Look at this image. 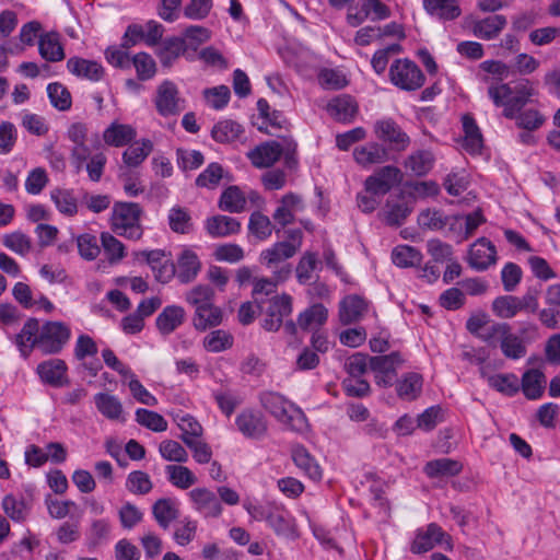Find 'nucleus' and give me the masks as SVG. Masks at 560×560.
I'll use <instances>...</instances> for the list:
<instances>
[{
	"instance_id": "nucleus-18",
	"label": "nucleus",
	"mask_w": 560,
	"mask_h": 560,
	"mask_svg": "<svg viewBox=\"0 0 560 560\" xmlns=\"http://www.w3.org/2000/svg\"><path fill=\"white\" fill-rule=\"evenodd\" d=\"M479 80L487 85L488 92L490 86H500L503 80L510 75V67L499 60H486L479 65Z\"/></svg>"
},
{
	"instance_id": "nucleus-26",
	"label": "nucleus",
	"mask_w": 560,
	"mask_h": 560,
	"mask_svg": "<svg viewBox=\"0 0 560 560\" xmlns=\"http://www.w3.org/2000/svg\"><path fill=\"white\" fill-rule=\"evenodd\" d=\"M205 228L211 237H226L238 233L241 223L235 218L218 214L208 218Z\"/></svg>"
},
{
	"instance_id": "nucleus-44",
	"label": "nucleus",
	"mask_w": 560,
	"mask_h": 560,
	"mask_svg": "<svg viewBox=\"0 0 560 560\" xmlns=\"http://www.w3.org/2000/svg\"><path fill=\"white\" fill-rule=\"evenodd\" d=\"M94 402L97 410L107 419H120L122 415V405L116 396L98 393L94 396Z\"/></svg>"
},
{
	"instance_id": "nucleus-59",
	"label": "nucleus",
	"mask_w": 560,
	"mask_h": 560,
	"mask_svg": "<svg viewBox=\"0 0 560 560\" xmlns=\"http://www.w3.org/2000/svg\"><path fill=\"white\" fill-rule=\"evenodd\" d=\"M48 97L51 105L59 110H68L71 108L72 98L71 94L66 86L61 83L54 82L47 86Z\"/></svg>"
},
{
	"instance_id": "nucleus-22",
	"label": "nucleus",
	"mask_w": 560,
	"mask_h": 560,
	"mask_svg": "<svg viewBox=\"0 0 560 560\" xmlns=\"http://www.w3.org/2000/svg\"><path fill=\"white\" fill-rule=\"evenodd\" d=\"M15 343L24 358H27L36 347L39 349V324L35 318H30L15 336Z\"/></svg>"
},
{
	"instance_id": "nucleus-39",
	"label": "nucleus",
	"mask_w": 560,
	"mask_h": 560,
	"mask_svg": "<svg viewBox=\"0 0 560 560\" xmlns=\"http://www.w3.org/2000/svg\"><path fill=\"white\" fill-rule=\"evenodd\" d=\"M546 385L545 375L532 369L526 371L522 377V390L528 399H537L541 396Z\"/></svg>"
},
{
	"instance_id": "nucleus-5",
	"label": "nucleus",
	"mask_w": 560,
	"mask_h": 560,
	"mask_svg": "<svg viewBox=\"0 0 560 560\" xmlns=\"http://www.w3.org/2000/svg\"><path fill=\"white\" fill-rule=\"evenodd\" d=\"M294 255L293 247L287 243L277 242L260 253L259 262L272 272L276 280L285 281L292 272V266L288 259Z\"/></svg>"
},
{
	"instance_id": "nucleus-28",
	"label": "nucleus",
	"mask_w": 560,
	"mask_h": 560,
	"mask_svg": "<svg viewBox=\"0 0 560 560\" xmlns=\"http://www.w3.org/2000/svg\"><path fill=\"white\" fill-rule=\"evenodd\" d=\"M67 68L72 74L92 81H100L104 74V69L98 62L79 57L70 58Z\"/></svg>"
},
{
	"instance_id": "nucleus-63",
	"label": "nucleus",
	"mask_w": 560,
	"mask_h": 560,
	"mask_svg": "<svg viewBox=\"0 0 560 560\" xmlns=\"http://www.w3.org/2000/svg\"><path fill=\"white\" fill-rule=\"evenodd\" d=\"M248 229L250 233L259 241L268 238L272 233V224L270 219L258 211L250 214Z\"/></svg>"
},
{
	"instance_id": "nucleus-40",
	"label": "nucleus",
	"mask_w": 560,
	"mask_h": 560,
	"mask_svg": "<svg viewBox=\"0 0 560 560\" xmlns=\"http://www.w3.org/2000/svg\"><path fill=\"white\" fill-rule=\"evenodd\" d=\"M38 48L40 56L47 61L56 62L65 58L63 48L56 33H47L40 36Z\"/></svg>"
},
{
	"instance_id": "nucleus-31",
	"label": "nucleus",
	"mask_w": 560,
	"mask_h": 560,
	"mask_svg": "<svg viewBox=\"0 0 560 560\" xmlns=\"http://www.w3.org/2000/svg\"><path fill=\"white\" fill-rule=\"evenodd\" d=\"M423 470L430 478L453 477L463 470V465L458 460L443 457L428 462Z\"/></svg>"
},
{
	"instance_id": "nucleus-48",
	"label": "nucleus",
	"mask_w": 560,
	"mask_h": 560,
	"mask_svg": "<svg viewBox=\"0 0 560 560\" xmlns=\"http://www.w3.org/2000/svg\"><path fill=\"white\" fill-rule=\"evenodd\" d=\"M153 149L150 140H142L129 145L122 153L124 163L130 167L139 166L151 153Z\"/></svg>"
},
{
	"instance_id": "nucleus-62",
	"label": "nucleus",
	"mask_w": 560,
	"mask_h": 560,
	"mask_svg": "<svg viewBox=\"0 0 560 560\" xmlns=\"http://www.w3.org/2000/svg\"><path fill=\"white\" fill-rule=\"evenodd\" d=\"M51 200L56 205L57 209L66 215L72 217L78 212L77 199L70 190H52Z\"/></svg>"
},
{
	"instance_id": "nucleus-37",
	"label": "nucleus",
	"mask_w": 560,
	"mask_h": 560,
	"mask_svg": "<svg viewBox=\"0 0 560 560\" xmlns=\"http://www.w3.org/2000/svg\"><path fill=\"white\" fill-rule=\"evenodd\" d=\"M422 390V376L418 373H407L396 385V392L399 398L404 400H415Z\"/></svg>"
},
{
	"instance_id": "nucleus-64",
	"label": "nucleus",
	"mask_w": 560,
	"mask_h": 560,
	"mask_svg": "<svg viewBox=\"0 0 560 560\" xmlns=\"http://www.w3.org/2000/svg\"><path fill=\"white\" fill-rule=\"evenodd\" d=\"M491 387L505 395L512 396L520 389L518 378L514 374H497L488 377Z\"/></svg>"
},
{
	"instance_id": "nucleus-17",
	"label": "nucleus",
	"mask_w": 560,
	"mask_h": 560,
	"mask_svg": "<svg viewBox=\"0 0 560 560\" xmlns=\"http://www.w3.org/2000/svg\"><path fill=\"white\" fill-rule=\"evenodd\" d=\"M67 364L61 359H50L37 366V373L44 383L54 387H61L69 384L67 378Z\"/></svg>"
},
{
	"instance_id": "nucleus-43",
	"label": "nucleus",
	"mask_w": 560,
	"mask_h": 560,
	"mask_svg": "<svg viewBox=\"0 0 560 560\" xmlns=\"http://www.w3.org/2000/svg\"><path fill=\"white\" fill-rule=\"evenodd\" d=\"M422 254L409 245H398L392 252V260L399 268H411L421 264Z\"/></svg>"
},
{
	"instance_id": "nucleus-11",
	"label": "nucleus",
	"mask_w": 560,
	"mask_h": 560,
	"mask_svg": "<svg viewBox=\"0 0 560 560\" xmlns=\"http://www.w3.org/2000/svg\"><path fill=\"white\" fill-rule=\"evenodd\" d=\"M401 172L398 167L387 165L378 168L364 182L365 191L372 195L383 196L395 185L400 183Z\"/></svg>"
},
{
	"instance_id": "nucleus-21",
	"label": "nucleus",
	"mask_w": 560,
	"mask_h": 560,
	"mask_svg": "<svg viewBox=\"0 0 560 560\" xmlns=\"http://www.w3.org/2000/svg\"><path fill=\"white\" fill-rule=\"evenodd\" d=\"M185 38L173 36L164 39L155 50V54L164 68H171L174 62L186 52Z\"/></svg>"
},
{
	"instance_id": "nucleus-30",
	"label": "nucleus",
	"mask_w": 560,
	"mask_h": 560,
	"mask_svg": "<svg viewBox=\"0 0 560 560\" xmlns=\"http://www.w3.org/2000/svg\"><path fill=\"white\" fill-rule=\"evenodd\" d=\"M279 150L277 141H268L252 150L248 158L256 167H270L280 159Z\"/></svg>"
},
{
	"instance_id": "nucleus-49",
	"label": "nucleus",
	"mask_w": 560,
	"mask_h": 560,
	"mask_svg": "<svg viewBox=\"0 0 560 560\" xmlns=\"http://www.w3.org/2000/svg\"><path fill=\"white\" fill-rule=\"evenodd\" d=\"M327 308L322 304H314L302 312L298 317V325L302 329H310L323 325L327 320Z\"/></svg>"
},
{
	"instance_id": "nucleus-2",
	"label": "nucleus",
	"mask_w": 560,
	"mask_h": 560,
	"mask_svg": "<svg viewBox=\"0 0 560 560\" xmlns=\"http://www.w3.org/2000/svg\"><path fill=\"white\" fill-rule=\"evenodd\" d=\"M261 406L288 429L304 432L308 424L304 412L282 395L265 392L260 395Z\"/></svg>"
},
{
	"instance_id": "nucleus-24",
	"label": "nucleus",
	"mask_w": 560,
	"mask_h": 560,
	"mask_svg": "<svg viewBox=\"0 0 560 560\" xmlns=\"http://www.w3.org/2000/svg\"><path fill=\"white\" fill-rule=\"evenodd\" d=\"M354 161L363 167L381 164L387 161L388 152L380 143L370 142L353 150Z\"/></svg>"
},
{
	"instance_id": "nucleus-23",
	"label": "nucleus",
	"mask_w": 560,
	"mask_h": 560,
	"mask_svg": "<svg viewBox=\"0 0 560 560\" xmlns=\"http://www.w3.org/2000/svg\"><path fill=\"white\" fill-rule=\"evenodd\" d=\"M368 311V303L359 295L346 296L339 304V318L343 325L360 320Z\"/></svg>"
},
{
	"instance_id": "nucleus-29",
	"label": "nucleus",
	"mask_w": 560,
	"mask_h": 560,
	"mask_svg": "<svg viewBox=\"0 0 560 560\" xmlns=\"http://www.w3.org/2000/svg\"><path fill=\"white\" fill-rule=\"evenodd\" d=\"M464 139L463 148L470 154H479L483 145V139L475 119L466 114L462 118Z\"/></svg>"
},
{
	"instance_id": "nucleus-25",
	"label": "nucleus",
	"mask_w": 560,
	"mask_h": 560,
	"mask_svg": "<svg viewBox=\"0 0 560 560\" xmlns=\"http://www.w3.org/2000/svg\"><path fill=\"white\" fill-rule=\"evenodd\" d=\"M506 18L501 14L487 16L486 19L475 21L472 24V33L475 36L491 40L497 38L501 31L506 26Z\"/></svg>"
},
{
	"instance_id": "nucleus-61",
	"label": "nucleus",
	"mask_w": 560,
	"mask_h": 560,
	"mask_svg": "<svg viewBox=\"0 0 560 560\" xmlns=\"http://www.w3.org/2000/svg\"><path fill=\"white\" fill-rule=\"evenodd\" d=\"M131 62L136 69L138 79L141 81L150 80L156 73V63L147 52H138L132 57L130 63Z\"/></svg>"
},
{
	"instance_id": "nucleus-51",
	"label": "nucleus",
	"mask_w": 560,
	"mask_h": 560,
	"mask_svg": "<svg viewBox=\"0 0 560 560\" xmlns=\"http://www.w3.org/2000/svg\"><path fill=\"white\" fill-rule=\"evenodd\" d=\"M165 469L170 482L179 489H188L197 482V477L186 466L168 465Z\"/></svg>"
},
{
	"instance_id": "nucleus-36",
	"label": "nucleus",
	"mask_w": 560,
	"mask_h": 560,
	"mask_svg": "<svg viewBox=\"0 0 560 560\" xmlns=\"http://www.w3.org/2000/svg\"><path fill=\"white\" fill-rule=\"evenodd\" d=\"M327 110L339 121H350L357 113V104L350 96L341 95L328 103Z\"/></svg>"
},
{
	"instance_id": "nucleus-56",
	"label": "nucleus",
	"mask_w": 560,
	"mask_h": 560,
	"mask_svg": "<svg viewBox=\"0 0 560 560\" xmlns=\"http://www.w3.org/2000/svg\"><path fill=\"white\" fill-rule=\"evenodd\" d=\"M168 224L173 232L187 234L192 229L191 218L187 209L173 207L168 212Z\"/></svg>"
},
{
	"instance_id": "nucleus-57",
	"label": "nucleus",
	"mask_w": 560,
	"mask_h": 560,
	"mask_svg": "<svg viewBox=\"0 0 560 560\" xmlns=\"http://www.w3.org/2000/svg\"><path fill=\"white\" fill-rule=\"evenodd\" d=\"M2 244L11 252L21 256L27 255L32 249L31 238L21 231L4 234Z\"/></svg>"
},
{
	"instance_id": "nucleus-35",
	"label": "nucleus",
	"mask_w": 560,
	"mask_h": 560,
	"mask_svg": "<svg viewBox=\"0 0 560 560\" xmlns=\"http://www.w3.org/2000/svg\"><path fill=\"white\" fill-rule=\"evenodd\" d=\"M425 11L441 20H454L460 15L457 0H423Z\"/></svg>"
},
{
	"instance_id": "nucleus-38",
	"label": "nucleus",
	"mask_w": 560,
	"mask_h": 560,
	"mask_svg": "<svg viewBox=\"0 0 560 560\" xmlns=\"http://www.w3.org/2000/svg\"><path fill=\"white\" fill-rule=\"evenodd\" d=\"M267 522L269 526L281 536L285 537H294L295 536V528L293 521L289 516V514L284 511L279 509L278 506H272L270 510V513L268 514Z\"/></svg>"
},
{
	"instance_id": "nucleus-54",
	"label": "nucleus",
	"mask_w": 560,
	"mask_h": 560,
	"mask_svg": "<svg viewBox=\"0 0 560 560\" xmlns=\"http://www.w3.org/2000/svg\"><path fill=\"white\" fill-rule=\"evenodd\" d=\"M503 355L508 359L518 360L526 355V346L524 341L511 330L506 332L500 343Z\"/></svg>"
},
{
	"instance_id": "nucleus-58",
	"label": "nucleus",
	"mask_w": 560,
	"mask_h": 560,
	"mask_svg": "<svg viewBox=\"0 0 560 560\" xmlns=\"http://www.w3.org/2000/svg\"><path fill=\"white\" fill-rule=\"evenodd\" d=\"M233 346V336L222 329L213 330L203 339V347L210 352H221Z\"/></svg>"
},
{
	"instance_id": "nucleus-20",
	"label": "nucleus",
	"mask_w": 560,
	"mask_h": 560,
	"mask_svg": "<svg viewBox=\"0 0 560 560\" xmlns=\"http://www.w3.org/2000/svg\"><path fill=\"white\" fill-rule=\"evenodd\" d=\"M33 504L32 497H16L14 494H7L3 497L1 506L3 512L16 523L26 521Z\"/></svg>"
},
{
	"instance_id": "nucleus-7",
	"label": "nucleus",
	"mask_w": 560,
	"mask_h": 560,
	"mask_svg": "<svg viewBox=\"0 0 560 560\" xmlns=\"http://www.w3.org/2000/svg\"><path fill=\"white\" fill-rule=\"evenodd\" d=\"M435 546H444L446 550H453L452 537L436 523H430L424 529L417 532L410 550L415 555H421Z\"/></svg>"
},
{
	"instance_id": "nucleus-10",
	"label": "nucleus",
	"mask_w": 560,
	"mask_h": 560,
	"mask_svg": "<svg viewBox=\"0 0 560 560\" xmlns=\"http://www.w3.org/2000/svg\"><path fill=\"white\" fill-rule=\"evenodd\" d=\"M184 103L174 82L165 80L158 86L154 104L161 116L168 117L178 115L185 107Z\"/></svg>"
},
{
	"instance_id": "nucleus-41",
	"label": "nucleus",
	"mask_w": 560,
	"mask_h": 560,
	"mask_svg": "<svg viewBox=\"0 0 560 560\" xmlns=\"http://www.w3.org/2000/svg\"><path fill=\"white\" fill-rule=\"evenodd\" d=\"M410 213L411 208L408 207L404 199L395 200L389 198L385 205L384 220L388 225L399 226Z\"/></svg>"
},
{
	"instance_id": "nucleus-19",
	"label": "nucleus",
	"mask_w": 560,
	"mask_h": 560,
	"mask_svg": "<svg viewBox=\"0 0 560 560\" xmlns=\"http://www.w3.org/2000/svg\"><path fill=\"white\" fill-rule=\"evenodd\" d=\"M303 209L304 205L302 198L296 194L289 192L281 198L272 218L276 223L284 228L291 224L294 221L295 213Z\"/></svg>"
},
{
	"instance_id": "nucleus-45",
	"label": "nucleus",
	"mask_w": 560,
	"mask_h": 560,
	"mask_svg": "<svg viewBox=\"0 0 560 560\" xmlns=\"http://www.w3.org/2000/svg\"><path fill=\"white\" fill-rule=\"evenodd\" d=\"M136 137V131L128 125L112 124L103 133L104 141L113 147H122Z\"/></svg>"
},
{
	"instance_id": "nucleus-16",
	"label": "nucleus",
	"mask_w": 560,
	"mask_h": 560,
	"mask_svg": "<svg viewBox=\"0 0 560 560\" xmlns=\"http://www.w3.org/2000/svg\"><path fill=\"white\" fill-rule=\"evenodd\" d=\"M237 429L249 439H261L267 433V421L259 412L242 411L235 419Z\"/></svg>"
},
{
	"instance_id": "nucleus-32",
	"label": "nucleus",
	"mask_w": 560,
	"mask_h": 560,
	"mask_svg": "<svg viewBox=\"0 0 560 560\" xmlns=\"http://www.w3.org/2000/svg\"><path fill=\"white\" fill-rule=\"evenodd\" d=\"M185 318V311L182 306H166L156 317V327L163 335L173 332L180 326Z\"/></svg>"
},
{
	"instance_id": "nucleus-27",
	"label": "nucleus",
	"mask_w": 560,
	"mask_h": 560,
	"mask_svg": "<svg viewBox=\"0 0 560 560\" xmlns=\"http://www.w3.org/2000/svg\"><path fill=\"white\" fill-rule=\"evenodd\" d=\"M434 155L429 150H417L410 153L405 162L404 167L413 176H425L434 165Z\"/></svg>"
},
{
	"instance_id": "nucleus-33",
	"label": "nucleus",
	"mask_w": 560,
	"mask_h": 560,
	"mask_svg": "<svg viewBox=\"0 0 560 560\" xmlns=\"http://www.w3.org/2000/svg\"><path fill=\"white\" fill-rule=\"evenodd\" d=\"M222 319L223 313L221 308L211 303L206 306H199L195 310L192 323L196 329L203 331L208 328L220 325Z\"/></svg>"
},
{
	"instance_id": "nucleus-60",
	"label": "nucleus",
	"mask_w": 560,
	"mask_h": 560,
	"mask_svg": "<svg viewBox=\"0 0 560 560\" xmlns=\"http://www.w3.org/2000/svg\"><path fill=\"white\" fill-rule=\"evenodd\" d=\"M136 421L154 432H163L167 429V421L160 413L144 408L136 410Z\"/></svg>"
},
{
	"instance_id": "nucleus-42",
	"label": "nucleus",
	"mask_w": 560,
	"mask_h": 560,
	"mask_svg": "<svg viewBox=\"0 0 560 560\" xmlns=\"http://www.w3.org/2000/svg\"><path fill=\"white\" fill-rule=\"evenodd\" d=\"M152 513L158 524L166 529L178 517L176 503L168 498L159 499L152 508Z\"/></svg>"
},
{
	"instance_id": "nucleus-47",
	"label": "nucleus",
	"mask_w": 560,
	"mask_h": 560,
	"mask_svg": "<svg viewBox=\"0 0 560 560\" xmlns=\"http://www.w3.org/2000/svg\"><path fill=\"white\" fill-rule=\"evenodd\" d=\"M246 198L237 186L228 187L221 195L219 207L231 213H240L245 209Z\"/></svg>"
},
{
	"instance_id": "nucleus-4",
	"label": "nucleus",
	"mask_w": 560,
	"mask_h": 560,
	"mask_svg": "<svg viewBox=\"0 0 560 560\" xmlns=\"http://www.w3.org/2000/svg\"><path fill=\"white\" fill-rule=\"evenodd\" d=\"M67 137L73 143L71 160L77 168H81L90 158L91 149L100 144L98 135L90 133L85 122L75 121L68 127Z\"/></svg>"
},
{
	"instance_id": "nucleus-15",
	"label": "nucleus",
	"mask_w": 560,
	"mask_h": 560,
	"mask_svg": "<svg viewBox=\"0 0 560 560\" xmlns=\"http://www.w3.org/2000/svg\"><path fill=\"white\" fill-rule=\"evenodd\" d=\"M374 130L378 139L388 142L397 151H402L409 145L410 139L407 133L390 118L376 121Z\"/></svg>"
},
{
	"instance_id": "nucleus-9",
	"label": "nucleus",
	"mask_w": 560,
	"mask_h": 560,
	"mask_svg": "<svg viewBox=\"0 0 560 560\" xmlns=\"http://www.w3.org/2000/svg\"><path fill=\"white\" fill-rule=\"evenodd\" d=\"M404 359L399 352L370 358V370L374 373L376 385L389 387L393 385L397 369L401 366Z\"/></svg>"
},
{
	"instance_id": "nucleus-46",
	"label": "nucleus",
	"mask_w": 560,
	"mask_h": 560,
	"mask_svg": "<svg viewBox=\"0 0 560 560\" xmlns=\"http://www.w3.org/2000/svg\"><path fill=\"white\" fill-rule=\"evenodd\" d=\"M294 464L303 470L311 479L318 480L322 477V470L318 464L303 446H296L292 451Z\"/></svg>"
},
{
	"instance_id": "nucleus-12",
	"label": "nucleus",
	"mask_w": 560,
	"mask_h": 560,
	"mask_svg": "<svg viewBox=\"0 0 560 560\" xmlns=\"http://www.w3.org/2000/svg\"><path fill=\"white\" fill-rule=\"evenodd\" d=\"M292 298L289 294H281L270 300L262 320V328L267 331H278L283 324V318L292 313Z\"/></svg>"
},
{
	"instance_id": "nucleus-55",
	"label": "nucleus",
	"mask_w": 560,
	"mask_h": 560,
	"mask_svg": "<svg viewBox=\"0 0 560 560\" xmlns=\"http://www.w3.org/2000/svg\"><path fill=\"white\" fill-rule=\"evenodd\" d=\"M451 218L443 215L440 210L425 209L418 215V224L423 230L439 231L450 223Z\"/></svg>"
},
{
	"instance_id": "nucleus-8",
	"label": "nucleus",
	"mask_w": 560,
	"mask_h": 560,
	"mask_svg": "<svg viewBox=\"0 0 560 560\" xmlns=\"http://www.w3.org/2000/svg\"><path fill=\"white\" fill-rule=\"evenodd\" d=\"M70 338V328L61 322H47L39 328V350L55 354L62 350Z\"/></svg>"
},
{
	"instance_id": "nucleus-1",
	"label": "nucleus",
	"mask_w": 560,
	"mask_h": 560,
	"mask_svg": "<svg viewBox=\"0 0 560 560\" xmlns=\"http://www.w3.org/2000/svg\"><path fill=\"white\" fill-rule=\"evenodd\" d=\"M535 94L533 82L521 79L514 86L509 83L490 86L489 98L497 107H503V115L506 118L513 119Z\"/></svg>"
},
{
	"instance_id": "nucleus-53",
	"label": "nucleus",
	"mask_w": 560,
	"mask_h": 560,
	"mask_svg": "<svg viewBox=\"0 0 560 560\" xmlns=\"http://www.w3.org/2000/svg\"><path fill=\"white\" fill-rule=\"evenodd\" d=\"M492 312L500 318H513L520 311L518 296L501 295L493 300Z\"/></svg>"
},
{
	"instance_id": "nucleus-3",
	"label": "nucleus",
	"mask_w": 560,
	"mask_h": 560,
	"mask_svg": "<svg viewBox=\"0 0 560 560\" xmlns=\"http://www.w3.org/2000/svg\"><path fill=\"white\" fill-rule=\"evenodd\" d=\"M141 213L142 210L138 203H115L110 218L112 230L118 235L129 240H140L143 233L140 225Z\"/></svg>"
},
{
	"instance_id": "nucleus-6",
	"label": "nucleus",
	"mask_w": 560,
	"mask_h": 560,
	"mask_svg": "<svg viewBox=\"0 0 560 560\" xmlns=\"http://www.w3.org/2000/svg\"><path fill=\"white\" fill-rule=\"evenodd\" d=\"M390 82L404 91L419 90L425 77L421 69L410 59H397L389 67Z\"/></svg>"
},
{
	"instance_id": "nucleus-14",
	"label": "nucleus",
	"mask_w": 560,
	"mask_h": 560,
	"mask_svg": "<svg viewBox=\"0 0 560 560\" xmlns=\"http://www.w3.org/2000/svg\"><path fill=\"white\" fill-rule=\"evenodd\" d=\"M188 497L194 509L205 517H219L221 515V502L211 490L203 487L195 488L188 492Z\"/></svg>"
},
{
	"instance_id": "nucleus-52",
	"label": "nucleus",
	"mask_w": 560,
	"mask_h": 560,
	"mask_svg": "<svg viewBox=\"0 0 560 560\" xmlns=\"http://www.w3.org/2000/svg\"><path fill=\"white\" fill-rule=\"evenodd\" d=\"M317 80L325 90H341L348 85L346 74L339 69L322 68L318 71Z\"/></svg>"
},
{
	"instance_id": "nucleus-13",
	"label": "nucleus",
	"mask_w": 560,
	"mask_h": 560,
	"mask_svg": "<svg viewBox=\"0 0 560 560\" xmlns=\"http://www.w3.org/2000/svg\"><path fill=\"white\" fill-rule=\"evenodd\" d=\"M467 261L475 270H487L497 261L495 246L486 237L478 238L469 247Z\"/></svg>"
},
{
	"instance_id": "nucleus-50",
	"label": "nucleus",
	"mask_w": 560,
	"mask_h": 560,
	"mask_svg": "<svg viewBox=\"0 0 560 560\" xmlns=\"http://www.w3.org/2000/svg\"><path fill=\"white\" fill-rule=\"evenodd\" d=\"M243 133V127L234 120H222L219 121L212 128V138L221 143L232 142L240 138Z\"/></svg>"
},
{
	"instance_id": "nucleus-34",
	"label": "nucleus",
	"mask_w": 560,
	"mask_h": 560,
	"mask_svg": "<svg viewBox=\"0 0 560 560\" xmlns=\"http://www.w3.org/2000/svg\"><path fill=\"white\" fill-rule=\"evenodd\" d=\"M200 261L198 256L190 249H185L178 257L177 278L182 283L192 281L200 270Z\"/></svg>"
}]
</instances>
